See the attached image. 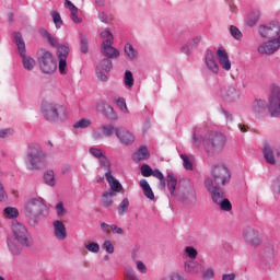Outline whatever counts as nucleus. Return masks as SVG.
<instances>
[{"label": "nucleus", "instance_id": "1", "mask_svg": "<svg viewBox=\"0 0 280 280\" xmlns=\"http://www.w3.org/2000/svg\"><path fill=\"white\" fill-rule=\"evenodd\" d=\"M270 91L269 105L264 98H255L252 102L249 107L252 117L261 119V117H268L269 113L271 117H280V86L271 84Z\"/></svg>", "mask_w": 280, "mask_h": 280}, {"label": "nucleus", "instance_id": "2", "mask_svg": "<svg viewBox=\"0 0 280 280\" xmlns=\"http://www.w3.org/2000/svg\"><path fill=\"white\" fill-rule=\"evenodd\" d=\"M198 128L192 132V143L197 148L203 145L208 154H218L224 150V144L226 143V138L222 133L210 131L206 135L205 138L198 136Z\"/></svg>", "mask_w": 280, "mask_h": 280}, {"label": "nucleus", "instance_id": "3", "mask_svg": "<svg viewBox=\"0 0 280 280\" xmlns=\"http://www.w3.org/2000/svg\"><path fill=\"white\" fill-rule=\"evenodd\" d=\"M42 114L47 121L65 124L69 119V109L58 103H48L43 106Z\"/></svg>", "mask_w": 280, "mask_h": 280}, {"label": "nucleus", "instance_id": "4", "mask_svg": "<svg viewBox=\"0 0 280 280\" xmlns=\"http://www.w3.org/2000/svg\"><path fill=\"white\" fill-rule=\"evenodd\" d=\"M46 210L47 205L45 203V199L40 197H32L24 205L25 215L30 218V224L32 226L38 224L37 218H40Z\"/></svg>", "mask_w": 280, "mask_h": 280}, {"label": "nucleus", "instance_id": "5", "mask_svg": "<svg viewBox=\"0 0 280 280\" xmlns=\"http://www.w3.org/2000/svg\"><path fill=\"white\" fill-rule=\"evenodd\" d=\"M26 165L30 170H40L47 165V155H45L40 145L32 144L28 147Z\"/></svg>", "mask_w": 280, "mask_h": 280}, {"label": "nucleus", "instance_id": "6", "mask_svg": "<svg viewBox=\"0 0 280 280\" xmlns=\"http://www.w3.org/2000/svg\"><path fill=\"white\" fill-rule=\"evenodd\" d=\"M205 185L210 191L213 202L220 207L221 211H231L233 209L231 201L224 198V190L221 187L213 186L211 177L206 178Z\"/></svg>", "mask_w": 280, "mask_h": 280}, {"label": "nucleus", "instance_id": "7", "mask_svg": "<svg viewBox=\"0 0 280 280\" xmlns=\"http://www.w3.org/2000/svg\"><path fill=\"white\" fill-rule=\"evenodd\" d=\"M12 235L13 240L19 242L24 248H30L34 244V240L27 228L18 221H13L12 223Z\"/></svg>", "mask_w": 280, "mask_h": 280}, {"label": "nucleus", "instance_id": "8", "mask_svg": "<svg viewBox=\"0 0 280 280\" xmlns=\"http://www.w3.org/2000/svg\"><path fill=\"white\" fill-rule=\"evenodd\" d=\"M100 36L103 39V43L101 44V54L106 56L108 60H110V58H119V50L113 47V33H110L108 30H105L101 32Z\"/></svg>", "mask_w": 280, "mask_h": 280}, {"label": "nucleus", "instance_id": "9", "mask_svg": "<svg viewBox=\"0 0 280 280\" xmlns=\"http://www.w3.org/2000/svg\"><path fill=\"white\" fill-rule=\"evenodd\" d=\"M14 40L22 58L24 69H26V71H33L34 67H36V59L25 54V40H23V35H21V33H15Z\"/></svg>", "mask_w": 280, "mask_h": 280}, {"label": "nucleus", "instance_id": "10", "mask_svg": "<svg viewBox=\"0 0 280 280\" xmlns=\"http://www.w3.org/2000/svg\"><path fill=\"white\" fill-rule=\"evenodd\" d=\"M39 69L43 73H54L58 69V63L54 59V55L47 50H40L38 52Z\"/></svg>", "mask_w": 280, "mask_h": 280}, {"label": "nucleus", "instance_id": "11", "mask_svg": "<svg viewBox=\"0 0 280 280\" xmlns=\"http://www.w3.org/2000/svg\"><path fill=\"white\" fill-rule=\"evenodd\" d=\"M258 35L264 40H268L270 38H279L280 36V23L277 21H271L265 24H260L258 26Z\"/></svg>", "mask_w": 280, "mask_h": 280}, {"label": "nucleus", "instance_id": "12", "mask_svg": "<svg viewBox=\"0 0 280 280\" xmlns=\"http://www.w3.org/2000/svg\"><path fill=\"white\" fill-rule=\"evenodd\" d=\"M212 178L213 187H220V185H225L231 180V172L222 164L214 165L212 168Z\"/></svg>", "mask_w": 280, "mask_h": 280}, {"label": "nucleus", "instance_id": "13", "mask_svg": "<svg viewBox=\"0 0 280 280\" xmlns=\"http://www.w3.org/2000/svg\"><path fill=\"white\" fill-rule=\"evenodd\" d=\"M113 69V61L108 58L102 59L95 69L96 78L101 80V82H106L108 80L107 73Z\"/></svg>", "mask_w": 280, "mask_h": 280}, {"label": "nucleus", "instance_id": "14", "mask_svg": "<svg viewBox=\"0 0 280 280\" xmlns=\"http://www.w3.org/2000/svg\"><path fill=\"white\" fill-rule=\"evenodd\" d=\"M57 57L59 60V73L65 75L67 73V58H69V45H60L57 48Z\"/></svg>", "mask_w": 280, "mask_h": 280}, {"label": "nucleus", "instance_id": "15", "mask_svg": "<svg viewBox=\"0 0 280 280\" xmlns=\"http://www.w3.org/2000/svg\"><path fill=\"white\" fill-rule=\"evenodd\" d=\"M205 67L210 73L213 75H218L220 73V65L215 59V54L212 50H207L205 54Z\"/></svg>", "mask_w": 280, "mask_h": 280}, {"label": "nucleus", "instance_id": "16", "mask_svg": "<svg viewBox=\"0 0 280 280\" xmlns=\"http://www.w3.org/2000/svg\"><path fill=\"white\" fill-rule=\"evenodd\" d=\"M243 237L246 244L252 246H259L261 244V234L253 228H247L243 233Z\"/></svg>", "mask_w": 280, "mask_h": 280}, {"label": "nucleus", "instance_id": "17", "mask_svg": "<svg viewBox=\"0 0 280 280\" xmlns=\"http://www.w3.org/2000/svg\"><path fill=\"white\" fill-rule=\"evenodd\" d=\"M116 137L122 145L135 143V135L124 127H117Z\"/></svg>", "mask_w": 280, "mask_h": 280}, {"label": "nucleus", "instance_id": "18", "mask_svg": "<svg viewBox=\"0 0 280 280\" xmlns=\"http://www.w3.org/2000/svg\"><path fill=\"white\" fill-rule=\"evenodd\" d=\"M215 56L223 71H231L232 65L231 59L229 58V52H226V49H224V47H219L217 49Z\"/></svg>", "mask_w": 280, "mask_h": 280}, {"label": "nucleus", "instance_id": "19", "mask_svg": "<svg viewBox=\"0 0 280 280\" xmlns=\"http://www.w3.org/2000/svg\"><path fill=\"white\" fill-rule=\"evenodd\" d=\"M275 154L277 156L280 155V149L271 145V144H265L264 147V158L269 163V165H275L277 163V160L275 159Z\"/></svg>", "mask_w": 280, "mask_h": 280}, {"label": "nucleus", "instance_id": "20", "mask_svg": "<svg viewBox=\"0 0 280 280\" xmlns=\"http://www.w3.org/2000/svg\"><path fill=\"white\" fill-rule=\"evenodd\" d=\"M202 264L196 259L184 261V271L187 272V275H200L202 272Z\"/></svg>", "mask_w": 280, "mask_h": 280}, {"label": "nucleus", "instance_id": "21", "mask_svg": "<svg viewBox=\"0 0 280 280\" xmlns=\"http://www.w3.org/2000/svg\"><path fill=\"white\" fill-rule=\"evenodd\" d=\"M52 226L56 240L59 242H65V240H67V226L65 223H62L60 220H57L52 223Z\"/></svg>", "mask_w": 280, "mask_h": 280}, {"label": "nucleus", "instance_id": "22", "mask_svg": "<svg viewBox=\"0 0 280 280\" xmlns=\"http://www.w3.org/2000/svg\"><path fill=\"white\" fill-rule=\"evenodd\" d=\"M221 97L228 104H233V102H237L240 100V91L233 86H230L221 93Z\"/></svg>", "mask_w": 280, "mask_h": 280}, {"label": "nucleus", "instance_id": "23", "mask_svg": "<svg viewBox=\"0 0 280 280\" xmlns=\"http://www.w3.org/2000/svg\"><path fill=\"white\" fill-rule=\"evenodd\" d=\"M105 178L110 187V190L108 191H113L115 195H117L119 194V191H121V189H124V186L121 185V183H119L117 179H115V177H113L112 171H107L105 173Z\"/></svg>", "mask_w": 280, "mask_h": 280}, {"label": "nucleus", "instance_id": "24", "mask_svg": "<svg viewBox=\"0 0 280 280\" xmlns=\"http://www.w3.org/2000/svg\"><path fill=\"white\" fill-rule=\"evenodd\" d=\"M259 19H261V11L259 9H254L245 18V23L248 27H255V24L259 23Z\"/></svg>", "mask_w": 280, "mask_h": 280}, {"label": "nucleus", "instance_id": "25", "mask_svg": "<svg viewBox=\"0 0 280 280\" xmlns=\"http://www.w3.org/2000/svg\"><path fill=\"white\" fill-rule=\"evenodd\" d=\"M103 108V113L105 115V117H107V119H110L112 121H115V119H117V113H115V109L113 108V106H110V104L106 103V102H101L97 105V108Z\"/></svg>", "mask_w": 280, "mask_h": 280}, {"label": "nucleus", "instance_id": "26", "mask_svg": "<svg viewBox=\"0 0 280 280\" xmlns=\"http://www.w3.org/2000/svg\"><path fill=\"white\" fill-rule=\"evenodd\" d=\"M101 229L103 233H106L107 235H110L113 233L114 235H124V229L119 228L117 224H107V223H101Z\"/></svg>", "mask_w": 280, "mask_h": 280}, {"label": "nucleus", "instance_id": "27", "mask_svg": "<svg viewBox=\"0 0 280 280\" xmlns=\"http://www.w3.org/2000/svg\"><path fill=\"white\" fill-rule=\"evenodd\" d=\"M65 5H66V8H68V10H70L71 21H73V23H82V19H80V16H78V12H79L78 7L72 4L70 0H66Z\"/></svg>", "mask_w": 280, "mask_h": 280}, {"label": "nucleus", "instance_id": "28", "mask_svg": "<svg viewBox=\"0 0 280 280\" xmlns=\"http://www.w3.org/2000/svg\"><path fill=\"white\" fill-rule=\"evenodd\" d=\"M16 240L8 238L7 246L11 255L19 256L22 253L21 245L16 244Z\"/></svg>", "mask_w": 280, "mask_h": 280}, {"label": "nucleus", "instance_id": "29", "mask_svg": "<svg viewBox=\"0 0 280 280\" xmlns=\"http://www.w3.org/2000/svg\"><path fill=\"white\" fill-rule=\"evenodd\" d=\"M150 159V151H148V147L142 145L139 150L133 154V161H145Z\"/></svg>", "mask_w": 280, "mask_h": 280}, {"label": "nucleus", "instance_id": "30", "mask_svg": "<svg viewBox=\"0 0 280 280\" xmlns=\"http://www.w3.org/2000/svg\"><path fill=\"white\" fill-rule=\"evenodd\" d=\"M140 187L143 190L145 198L149 200H154V191H152V187H150V184L147 179L140 180Z\"/></svg>", "mask_w": 280, "mask_h": 280}, {"label": "nucleus", "instance_id": "31", "mask_svg": "<svg viewBox=\"0 0 280 280\" xmlns=\"http://www.w3.org/2000/svg\"><path fill=\"white\" fill-rule=\"evenodd\" d=\"M101 131L104 137H113V135H117V127L113 124H105L101 126Z\"/></svg>", "mask_w": 280, "mask_h": 280}, {"label": "nucleus", "instance_id": "32", "mask_svg": "<svg viewBox=\"0 0 280 280\" xmlns=\"http://www.w3.org/2000/svg\"><path fill=\"white\" fill-rule=\"evenodd\" d=\"M125 55L129 60H137L139 58V51L132 47V44L125 45Z\"/></svg>", "mask_w": 280, "mask_h": 280}, {"label": "nucleus", "instance_id": "33", "mask_svg": "<svg viewBox=\"0 0 280 280\" xmlns=\"http://www.w3.org/2000/svg\"><path fill=\"white\" fill-rule=\"evenodd\" d=\"M166 180L170 194L171 196H174V191H176V185L178 184V180L174 177L173 173L167 174Z\"/></svg>", "mask_w": 280, "mask_h": 280}, {"label": "nucleus", "instance_id": "34", "mask_svg": "<svg viewBox=\"0 0 280 280\" xmlns=\"http://www.w3.org/2000/svg\"><path fill=\"white\" fill-rule=\"evenodd\" d=\"M44 180L49 187L56 186V174L52 170L46 171L44 174Z\"/></svg>", "mask_w": 280, "mask_h": 280}, {"label": "nucleus", "instance_id": "35", "mask_svg": "<svg viewBox=\"0 0 280 280\" xmlns=\"http://www.w3.org/2000/svg\"><path fill=\"white\" fill-rule=\"evenodd\" d=\"M3 215L8 220H15V218L19 215V209L15 207H7L3 209Z\"/></svg>", "mask_w": 280, "mask_h": 280}, {"label": "nucleus", "instance_id": "36", "mask_svg": "<svg viewBox=\"0 0 280 280\" xmlns=\"http://www.w3.org/2000/svg\"><path fill=\"white\" fill-rule=\"evenodd\" d=\"M124 84L126 89H132L135 86V77L130 70L125 71Z\"/></svg>", "mask_w": 280, "mask_h": 280}, {"label": "nucleus", "instance_id": "37", "mask_svg": "<svg viewBox=\"0 0 280 280\" xmlns=\"http://www.w3.org/2000/svg\"><path fill=\"white\" fill-rule=\"evenodd\" d=\"M91 119L81 118L77 122L73 124L74 130H84L91 126Z\"/></svg>", "mask_w": 280, "mask_h": 280}, {"label": "nucleus", "instance_id": "38", "mask_svg": "<svg viewBox=\"0 0 280 280\" xmlns=\"http://www.w3.org/2000/svg\"><path fill=\"white\" fill-rule=\"evenodd\" d=\"M117 195H115L114 191H109V190L105 191L102 197V202L104 207H110L113 205V197Z\"/></svg>", "mask_w": 280, "mask_h": 280}, {"label": "nucleus", "instance_id": "39", "mask_svg": "<svg viewBox=\"0 0 280 280\" xmlns=\"http://www.w3.org/2000/svg\"><path fill=\"white\" fill-rule=\"evenodd\" d=\"M182 161H183V166L188 170V171H191L194 170V163L191 161H194V158L192 156H189L187 154H180L179 155Z\"/></svg>", "mask_w": 280, "mask_h": 280}, {"label": "nucleus", "instance_id": "40", "mask_svg": "<svg viewBox=\"0 0 280 280\" xmlns=\"http://www.w3.org/2000/svg\"><path fill=\"white\" fill-rule=\"evenodd\" d=\"M184 255L188 257V260L196 259L198 257V249L194 246H186L184 248Z\"/></svg>", "mask_w": 280, "mask_h": 280}, {"label": "nucleus", "instance_id": "41", "mask_svg": "<svg viewBox=\"0 0 280 280\" xmlns=\"http://www.w3.org/2000/svg\"><path fill=\"white\" fill-rule=\"evenodd\" d=\"M201 279L203 280H211L215 277V270L213 267H208L206 269H201Z\"/></svg>", "mask_w": 280, "mask_h": 280}, {"label": "nucleus", "instance_id": "42", "mask_svg": "<svg viewBox=\"0 0 280 280\" xmlns=\"http://www.w3.org/2000/svg\"><path fill=\"white\" fill-rule=\"evenodd\" d=\"M128 207H130V200H128V198H124L118 205V215H126V213H128Z\"/></svg>", "mask_w": 280, "mask_h": 280}, {"label": "nucleus", "instance_id": "43", "mask_svg": "<svg viewBox=\"0 0 280 280\" xmlns=\"http://www.w3.org/2000/svg\"><path fill=\"white\" fill-rule=\"evenodd\" d=\"M113 102H115L118 108H120L121 113H125V115H128V113H130V110H128V105H126V98L118 97L114 98Z\"/></svg>", "mask_w": 280, "mask_h": 280}, {"label": "nucleus", "instance_id": "44", "mask_svg": "<svg viewBox=\"0 0 280 280\" xmlns=\"http://www.w3.org/2000/svg\"><path fill=\"white\" fill-rule=\"evenodd\" d=\"M40 34L44 38H46L48 40V43L51 45V47L58 46V38L51 36V34H49V32H47L46 30H43L40 32Z\"/></svg>", "mask_w": 280, "mask_h": 280}, {"label": "nucleus", "instance_id": "45", "mask_svg": "<svg viewBox=\"0 0 280 280\" xmlns=\"http://www.w3.org/2000/svg\"><path fill=\"white\" fill-rule=\"evenodd\" d=\"M51 18L54 21V24L56 26L57 30H60V27H62V18L60 16V13H58V11H52L51 12Z\"/></svg>", "mask_w": 280, "mask_h": 280}, {"label": "nucleus", "instance_id": "46", "mask_svg": "<svg viewBox=\"0 0 280 280\" xmlns=\"http://www.w3.org/2000/svg\"><path fill=\"white\" fill-rule=\"evenodd\" d=\"M55 211H56L57 217H59V218H65V215H67V209H65V203H62V201H59L55 206Z\"/></svg>", "mask_w": 280, "mask_h": 280}, {"label": "nucleus", "instance_id": "47", "mask_svg": "<svg viewBox=\"0 0 280 280\" xmlns=\"http://www.w3.org/2000/svg\"><path fill=\"white\" fill-rule=\"evenodd\" d=\"M89 152L92 156H94V159H102V156H105L106 153H104V150L95 148V147H91L89 149Z\"/></svg>", "mask_w": 280, "mask_h": 280}, {"label": "nucleus", "instance_id": "48", "mask_svg": "<svg viewBox=\"0 0 280 280\" xmlns=\"http://www.w3.org/2000/svg\"><path fill=\"white\" fill-rule=\"evenodd\" d=\"M230 34L235 38V40H240L244 36L242 31H240V28L235 25L230 26Z\"/></svg>", "mask_w": 280, "mask_h": 280}, {"label": "nucleus", "instance_id": "49", "mask_svg": "<svg viewBox=\"0 0 280 280\" xmlns=\"http://www.w3.org/2000/svg\"><path fill=\"white\" fill-rule=\"evenodd\" d=\"M100 167L103 170H107V172H110V160L106 155H103L98 159Z\"/></svg>", "mask_w": 280, "mask_h": 280}, {"label": "nucleus", "instance_id": "50", "mask_svg": "<svg viewBox=\"0 0 280 280\" xmlns=\"http://www.w3.org/2000/svg\"><path fill=\"white\" fill-rule=\"evenodd\" d=\"M85 248H86V250H89V253H94L95 255H97V253H100V244H97L95 242L86 243Z\"/></svg>", "mask_w": 280, "mask_h": 280}, {"label": "nucleus", "instance_id": "51", "mask_svg": "<svg viewBox=\"0 0 280 280\" xmlns=\"http://www.w3.org/2000/svg\"><path fill=\"white\" fill-rule=\"evenodd\" d=\"M140 171H141V175L144 176V178H149V176H152L153 170L148 164H143Z\"/></svg>", "mask_w": 280, "mask_h": 280}, {"label": "nucleus", "instance_id": "52", "mask_svg": "<svg viewBox=\"0 0 280 280\" xmlns=\"http://www.w3.org/2000/svg\"><path fill=\"white\" fill-rule=\"evenodd\" d=\"M125 279L126 280H139V277H137V273L132 269H125Z\"/></svg>", "mask_w": 280, "mask_h": 280}, {"label": "nucleus", "instance_id": "53", "mask_svg": "<svg viewBox=\"0 0 280 280\" xmlns=\"http://www.w3.org/2000/svg\"><path fill=\"white\" fill-rule=\"evenodd\" d=\"M103 248L108 253L109 255H113L115 253V246L113 245V242L110 241H105L103 243Z\"/></svg>", "mask_w": 280, "mask_h": 280}, {"label": "nucleus", "instance_id": "54", "mask_svg": "<svg viewBox=\"0 0 280 280\" xmlns=\"http://www.w3.org/2000/svg\"><path fill=\"white\" fill-rule=\"evenodd\" d=\"M136 268H137V270H138L141 275H147V273H148V267H147L145 264H143V261H141V260H137V261H136Z\"/></svg>", "mask_w": 280, "mask_h": 280}, {"label": "nucleus", "instance_id": "55", "mask_svg": "<svg viewBox=\"0 0 280 280\" xmlns=\"http://www.w3.org/2000/svg\"><path fill=\"white\" fill-rule=\"evenodd\" d=\"M98 19L102 23H105L106 25H108V23L113 21V18H110L108 14L104 12H98Z\"/></svg>", "mask_w": 280, "mask_h": 280}, {"label": "nucleus", "instance_id": "56", "mask_svg": "<svg viewBox=\"0 0 280 280\" xmlns=\"http://www.w3.org/2000/svg\"><path fill=\"white\" fill-rule=\"evenodd\" d=\"M81 51L86 54L89 51V39L86 37H81Z\"/></svg>", "mask_w": 280, "mask_h": 280}, {"label": "nucleus", "instance_id": "57", "mask_svg": "<svg viewBox=\"0 0 280 280\" xmlns=\"http://www.w3.org/2000/svg\"><path fill=\"white\" fill-rule=\"evenodd\" d=\"M200 40H202V37L200 35H197L188 40V45H190V47H192L194 49V47H196L200 43Z\"/></svg>", "mask_w": 280, "mask_h": 280}, {"label": "nucleus", "instance_id": "58", "mask_svg": "<svg viewBox=\"0 0 280 280\" xmlns=\"http://www.w3.org/2000/svg\"><path fill=\"white\" fill-rule=\"evenodd\" d=\"M104 132L100 131V130H94L92 132V138L94 139V141H102V139H104Z\"/></svg>", "mask_w": 280, "mask_h": 280}, {"label": "nucleus", "instance_id": "59", "mask_svg": "<svg viewBox=\"0 0 280 280\" xmlns=\"http://www.w3.org/2000/svg\"><path fill=\"white\" fill-rule=\"evenodd\" d=\"M8 200V192L3 188V184L0 183V202H5Z\"/></svg>", "mask_w": 280, "mask_h": 280}, {"label": "nucleus", "instance_id": "60", "mask_svg": "<svg viewBox=\"0 0 280 280\" xmlns=\"http://www.w3.org/2000/svg\"><path fill=\"white\" fill-rule=\"evenodd\" d=\"M273 194L280 195V176L272 184Z\"/></svg>", "mask_w": 280, "mask_h": 280}, {"label": "nucleus", "instance_id": "61", "mask_svg": "<svg viewBox=\"0 0 280 280\" xmlns=\"http://www.w3.org/2000/svg\"><path fill=\"white\" fill-rule=\"evenodd\" d=\"M14 130L12 129H1L0 130V139H5V137H10V135H13Z\"/></svg>", "mask_w": 280, "mask_h": 280}, {"label": "nucleus", "instance_id": "62", "mask_svg": "<svg viewBox=\"0 0 280 280\" xmlns=\"http://www.w3.org/2000/svg\"><path fill=\"white\" fill-rule=\"evenodd\" d=\"M192 50H194V47H191V45L189 44L183 46L180 49L182 54H186V56H189V54H191Z\"/></svg>", "mask_w": 280, "mask_h": 280}, {"label": "nucleus", "instance_id": "63", "mask_svg": "<svg viewBox=\"0 0 280 280\" xmlns=\"http://www.w3.org/2000/svg\"><path fill=\"white\" fill-rule=\"evenodd\" d=\"M170 280H185V277L182 273L175 272L170 276Z\"/></svg>", "mask_w": 280, "mask_h": 280}, {"label": "nucleus", "instance_id": "64", "mask_svg": "<svg viewBox=\"0 0 280 280\" xmlns=\"http://www.w3.org/2000/svg\"><path fill=\"white\" fill-rule=\"evenodd\" d=\"M222 280H235V273H224Z\"/></svg>", "mask_w": 280, "mask_h": 280}]
</instances>
